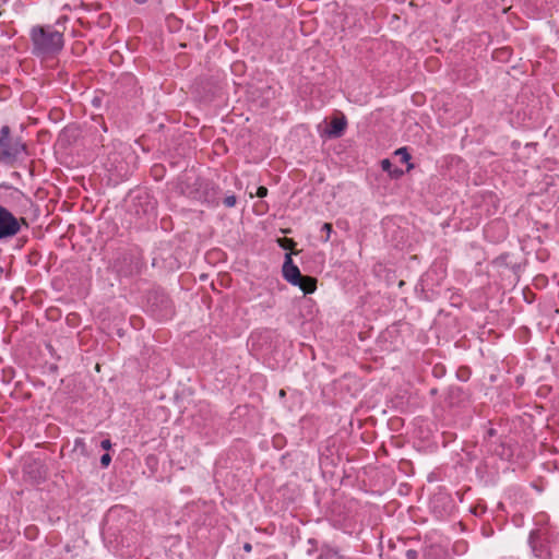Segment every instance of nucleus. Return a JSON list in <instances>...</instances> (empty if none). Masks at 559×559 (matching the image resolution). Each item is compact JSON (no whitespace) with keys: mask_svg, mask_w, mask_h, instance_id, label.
<instances>
[{"mask_svg":"<svg viewBox=\"0 0 559 559\" xmlns=\"http://www.w3.org/2000/svg\"><path fill=\"white\" fill-rule=\"evenodd\" d=\"M146 0H135L138 3H144Z\"/></svg>","mask_w":559,"mask_h":559,"instance_id":"17","label":"nucleus"},{"mask_svg":"<svg viewBox=\"0 0 559 559\" xmlns=\"http://www.w3.org/2000/svg\"><path fill=\"white\" fill-rule=\"evenodd\" d=\"M32 39L35 47L44 52L58 51L63 46L62 34L50 26L34 27L32 29Z\"/></svg>","mask_w":559,"mask_h":559,"instance_id":"1","label":"nucleus"},{"mask_svg":"<svg viewBox=\"0 0 559 559\" xmlns=\"http://www.w3.org/2000/svg\"><path fill=\"white\" fill-rule=\"evenodd\" d=\"M243 548H245L246 551H250L251 550V545L250 544H246L243 546Z\"/></svg>","mask_w":559,"mask_h":559,"instance_id":"16","label":"nucleus"},{"mask_svg":"<svg viewBox=\"0 0 559 559\" xmlns=\"http://www.w3.org/2000/svg\"><path fill=\"white\" fill-rule=\"evenodd\" d=\"M322 231L325 234L324 241H329L331 233H332V225L330 223H324L321 227Z\"/></svg>","mask_w":559,"mask_h":559,"instance_id":"9","label":"nucleus"},{"mask_svg":"<svg viewBox=\"0 0 559 559\" xmlns=\"http://www.w3.org/2000/svg\"><path fill=\"white\" fill-rule=\"evenodd\" d=\"M111 461V457L109 454H104L102 457H100V462L104 466H108L109 463Z\"/></svg>","mask_w":559,"mask_h":559,"instance_id":"13","label":"nucleus"},{"mask_svg":"<svg viewBox=\"0 0 559 559\" xmlns=\"http://www.w3.org/2000/svg\"><path fill=\"white\" fill-rule=\"evenodd\" d=\"M305 294H312L317 289V281L310 276L301 275L299 284H296Z\"/></svg>","mask_w":559,"mask_h":559,"instance_id":"7","label":"nucleus"},{"mask_svg":"<svg viewBox=\"0 0 559 559\" xmlns=\"http://www.w3.org/2000/svg\"><path fill=\"white\" fill-rule=\"evenodd\" d=\"M267 194V189L265 187H259L257 190V195L259 198H264Z\"/></svg>","mask_w":559,"mask_h":559,"instance_id":"12","label":"nucleus"},{"mask_svg":"<svg viewBox=\"0 0 559 559\" xmlns=\"http://www.w3.org/2000/svg\"><path fill=\"white\" fill-rule=\"evenodd\" d=\"M283 277L292 285L299 284L301 280V273L298 266L294 264L289 254H286L283 264Z\"/></svg>","mask_w":559,"mask_h":559,"instance_id":"5","label":"nucleus"},{"mask_svg":"<svg viewBox=\"0 0 559 559\" xmlns=\"http://www.w3.org/2000/svg\"><path fill=\"white\" fill-rule=\"evenodd\" d=\"M390 175H391L392 177H400V176H402V175H403V171H402V170H400V169H392V170H391V173H390Z\"/></svg>","mask_w":559,"mask_h":559,"instance_id":"14","label":"nucleus"},{"mask_svg":"<svg viewBox=\"0 0 559 559\" xmlns=\"http://www.w3.org/2000/svg\"><path fill=\"white\" fill-rule=\"evenodd\" d=\"M395 154H396V155H399V156L401 157V160H402L403 163H407V164H408V167H407V169H408V170H409V169H412V168L414 167V166H413V164H411V163H409V160H411V155H409V153H408V151H407V148H406V147H400V148H397V150L395 151Z\"/></svg>","mask_w":559,"mask_h":559,"instance_id":"8","label":"nucleus"},{"mask_svg":"<svg viewBox=\"0 0 559 559\" xmlns=\"http://www.w3.org/2000/svg\"><path fill=\"white\" fill-rule=\"evenodd\" d=\"M381 167L384 171H388L389 174L391 173L392 170V164L389 159H383L381 162Z\"/></svg>","mask_w":559,"mask_h":559,"instance_id":"11","label":"nucleus"},{"mask_svg":"<svg viewBox=\"0 0 559 559\" xmlns=\"http://www.w3.org/2000/svg\"><path fill=\"white\" fill-rule=\"evenodd\" d=\"M21 223H25V219L17 218L12 211L0 205V240L17 235L21 230Z\"/></svg>","mask_w":559,"mask_h":559,"instance_id":"3","label":"nucleus"},{"mask_svg":"<svg viewBox=\"0 0 559 559\" xmlns=\"http://www.w3.org/2000/svg\"><path fill=\"white\" fill-rule=\"evenodd\" d=\"M347 121L344 117H336L332 119L330 123V128L326 131L328 135L331 138H338L343 134L346 129Z\"/></svg>","mask_w":559,"mask_h":559,"instance_id":"6","label":"nucleus"},{"mask_svg":"<svg viewBox=\"0 0 559 559\" xmlns=\"http://www.w3.org/2000/svg\"><path fill=\"white\" fill-rule=\"evenodd\" d=\"M102 447L104 449H109L111 447V443L109 440H104V441H102Z\"/></svg>","mask_w":559,"mask_h":559,"instance_id":"15","label":"nucleus"},{"mask_svg":"<svg viewBox=\"0 0 559 559\" xmlns=\"http://www.w3.org/2000/svg\"><path fill=\"white\" fill-rule=\"evenodd\" d=\"M224 204L227 207H233L236 204V197L235 195H228L224 199Z\"/></svg>","mask_w":559,"mask_h":559,"instance_id":"10","label":"nucleus"},{"mask_svg":"<svg viewBox=\"0 0 559 559\" xmlns=\"http://www.w3.org/2000/svg\"><path fill=\"white\" fill-rule=\"evenodd\" d=\"M25 151L24 144L20 140L10 138V128L4 126L0 130V159L12 162Z\"/></svg>","mask_w":559,"mask_h":559,"instance_id":"2","label":"nucleus"},{"mask_svg":"<svg viewBox=\"0 0 559 559\" xmlns=\"http://www.w3.org/2000/svg\"><path fill=\"white\" fill-rule=\"evenodd\" d=\"M3 201L12 211L23 213L29 205V199L19 189L7 188Z\"/></svg>","mask_w":559,"mask_h":559,"instance_id":"4","label":"nucleus"}]
</instances>
